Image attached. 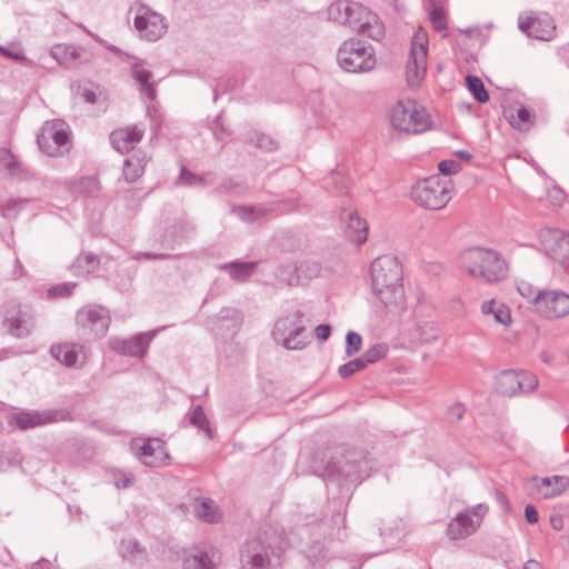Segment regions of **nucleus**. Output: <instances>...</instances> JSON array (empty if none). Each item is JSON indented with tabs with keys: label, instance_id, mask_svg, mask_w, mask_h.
<instances>
[{
	"label": "nucleus",
	"instance_id": "nucleus-11",
	"mask_svg": "<svg viewBox=\"0 0 569 569\" xmlns=\"http://www.w3.org/2000/svg\"><path fill=\"white\" fill-rule=\"evenodd\" d=\"M488 508L483 505L459 513L448 526L447 535L451 540L463 539L473 533L481 525Z\"/></svg>",
	"mask_w": 569,
	"mask_h": 569
},
{
	"label": "nucleus",
	"instance_id": "nucleus-54",
	"mask_svg": "<svg viewBox=\"0 0 569 569\" xmlns=\"http://www.w3.org/2000/svg\"><path fill=\"white\" fill-rule=\"evenodd\" d=\"M293 325L292 319H284L277 323L276 331L283 333L289 327Z\"/></svg>",
	"mask_w": 569,
	"mask_h": 569
},
{
	"label": "nucleus",
	"instance_id": "nucleus-38",
	"mask_svg": "<svg viewBox=\"0 0 569 569\" xmlns=\"http://www.w3.org/2000/svg\"><path fill=\"white\" fill-rule=\"evenodd\" d=\"M430 21H431L435 30H437V31L447 30V21H446V17H445L442 9L435 8L430 12Z\"/></svg>",
	"mask_w": 569,
	"mask_h": 569
},
{
	"label": "nucleus",
	"instance_id": "nucleus-49",
	"mask_svg": "<svg viewBox=\"0 0 569 569\" xmlns=\"http://www.w3.org/2000/svg\"><path fill=\"white\" fill-rule=\"evenodd\" d=\"M283 346L287 349H301L305 346V341L302 339H291V338H284Z\"/></svg>",
	"mask_w": 569,
	"mask_h": 569
},
{
	"label": "nucleus",
	"instance_id": "nucleus-43",
	"mask_svg": "<svg viewBox=\"0 0 569 569\" xmlns=\"http://www.w3.org/2000/svg\"><path fill=\"white\" fill-rule=\"evenodd\" d=\"M191 422L209 433L208 421L200 408H197L193 411L191 416Z\"/></svg>",
	"mask_w": 569,
	"mask_h": 569
},
{
	"label": "nucleus",
	"instance_id": "nucleus-40",
	"mask_svg": "<svg viewBox=\"0 0 569 569\" xmlns=\"http://www.w3.org/2000/svg\"><path fill=\"white\" fill-rule=\"evenodd\" d=\"M346 342H347L346 351L349 356H351L360 350L362 339L358 333L349 332L346 337Z\"/></svg>",
	"mask_w": 569,
	"mask_h": 569
},
{
	"label": "nucleus",
	"instance_id": "nucleus-44",
	"mask_svg": "<svg viewBox=\"0 0 569 569\" xmlns=\"http://www.w3.org/2000/svg\"><path fill=\"white\" fill-rule=\"evenodd\" d=\"M79 188L80 190L93 192L99 189V181L96 177H86L80 180Z\"/></svg>",
	"mask_w": 569,
	"mask_h": 569
},
{
	"label": "nucleus",
	"instance_id": "nucleus-26",
	"mask_svg": "<svg viewBox=\"0 0 569 569\" xmlns=\"http://www.w3.org/2000/svg\"><path fill=\"white\" fill-rule=\"evenodd\" d=\"M80 320L84 322V320L94 323H99L101 330H106L109 326V318L104 315V310L102 308H88L81 310Z\"/></svg>",
	"mask_w": 569,
	"mask_h": 569
},
{
	"label": "nucleus",
	"instance_id": "nucleus-9",
	"mask_svg": "<svg viewBox=\"0 0 569 569\" xmlns=\"http://www.w3.org/2000/svg\"><path fill=\"white\" fill-rule=\"evenodd\" d=\"M537 386V377L527 371H503L496 381L497 392L505 397H515L530 392L535 390Z\"/></svg>",
	"mask_w": 569,
	"mask_h": 569
},
{
	"label": "nucleus",
	"instance_id": "nucleus-14",
	"mask_svg": "<svg viewBox=\"0 0 569 569\" xmlns=\"http://www.w3.org/2000/svg\"><path fill=\"white\" fill-rule=\"evenodd\" d=\"M546 253L561 264L569 263V237L561 231H548L542 237Z\"/></svg>",
	"mask_w": 569,
	"mask_h": 569
},
{
	"label": "nucleus",
	"instance_id": "nucleus-6",
	"mask_svg": "<svg viewBox=\"0 0 569 569\" xmlns=\"http://www.w3.org/2000/svg\"><path fill=\"white\" fill-rule=\"evenodd\" d=\"M412 200L426 210H440L450 200V191L438 176L417 182L412 188Z\"/></svg>",
	"mask_w": 569,
	"mask_h": 569
},
{
	"label": "nucleus",
	"instance_id": "nucleus-10",
	"mask_svg": "<svg viewBox=\"0 0 569 569\" xmlns=\"http://www.w3.org/2000/svg\"><path fill=\"white\" fill-rule=\"evenodd\" d=\"M518 27L526 36L537 40L550 41L556 34L553 19L547 13H520L518 17Z\"/></svg>",
	"mask_w": 569,
	"mask_h": 569
},
{
	"label": "nucleus",
	"instance_id": "nucleus-51",
	"mask_svg": "<svg viewBox=\"0 0 569 569\" xmlns=\"http://www.w3.org/2000/svg\"><path fill=\"white\" fill-rule=\"evenodd\" d=\"M81 97L83 98V100L88 103H94L96 100H97V94L93 90L91 89H87L84 88L82 91H81Z\"/></svg>",
	"mask_w": 569,
	"mask_h": 569
},
{
	"label": "nucleus",
	"instance_id": "nucleus-8",
	"mask_svg": "<svg viewBox=\"0 0 569 569\" xmlns=\"http://www.w3.org/2000/svg\"><path fill=\"white\" fill-rule=\"evenodd\" d=\"M428 34L418 29L411 42L410 59L407 62L406 74L410 87H417L427 71Z\"/></svg>",
	"mask_w": 569,
	"mask_h": 569
},
{
	"label": "nucleus",
	"instance_id": "nucleus-20",
	"mask_svg": "<svg viewBox=\"0 0 569 569\" xmlns=\"http://www.w3.org/2000/svg\"><path fill=\"white\" fill-rule=\"evenodd\" d=\"M50 56L67 68L76 67L78 61H88V57H84L86 54L82 48L68 43L54 46L50 51Z\"/></svg>",
	"mask_w": 569,
	"mask_h": 569
},
{
	"label": "nucleus",
	"instance_id": "nucleus-27",
	"mask_svg": "<svg viewBox=\"0 0 569 569\" xmlns=\"http://www.w3.org/2000/svg\"><path fill=\"white\" fill-rule=\"evenodd\" d=\"M248 141L252 143L256 148L267 152H272L277 150L279 147L277 140L260 132L250 133Z\"/></svg>",
	"mask_w": 569,
	"mask_h": 569
},
{
	"label": "nucleus",
	"instance_id": "nucleus-15",
	"mask_svg": "<svg viewBox=\"0 0 569 569\" xmlns=\"http://www.w3.org/2000/svg\"><path fill=\"white\" fill-rule=\"evenodd\" d=\"M350 20H356V23H349L351 29L359 31L371 39L379 40L385 34L383 24L377 14L372 13L365 7L361 14L358 16L352 13V16H350Z\"/></svg>",
	"mask_w": 569,
	"mask_h": 569
},
{
	"label": "nucleus",
	"instance_id": "nucleus-31",
	"mask_svg": "<svg viewBox=\"0 0 569 569\" xmlns=\"http://www.w3.org/2000/svg\"><path fill=\"white\" fill-rule=\"evenodd\" d=\"M197 516L208 522H212L217 519V511L213 507L212 501L201 500L196 506Z\"/></svg>",
	"mask_w": 569,
	"mask_h": 569
},
{
	"label": "nucleus",
	"instance_id": "nucleus-35",
	"mask_svg": "<svg viewBox=\"0 0 569 569\" xmlns=\"http://www.w3.org/2000/svg\"><path fill=\"white\" fill-rule=\"evenodd\" d=\"M211 130L214 138L221 142H227L231 137V131L226 127L221 116L216 118Z\"/></svg>",
	"mask_w": 569,
	"mask_h": 569
},
{
	"label": "nucleus",
	"instance_id": "nucleus-12",
	"mask_svg": "<svg viewBox=\"0 0 569 569\" xmlns=\"http://www.w3.org/2000/svg\"><path fill=\"white\" fill-rule=\"evenodd\" d=\"M119 57L126 58L131 62V77L139 86L138 90L140 94L147 97L150 101H153L157 98L156 82L152 80V71L150 70V66L146 60L139 59L134 56H130L128 53H123L118 48L111 49Z\"/></svg>",
	"mask_w": 569,
	"mask_h": 569
},
{
	"label": "nucleus",
	"instance_id": "nucleus-53",
	"mask_svg": "<svg viewBox=\"0 0 569 569\" xmlns=\"http://www.w3.org/2000/svg\"><path fill=\"white\" fill-rule=\"evenodd\" d=\"M240 188V183L236 181L234 179H229L223 182L222 189L226 191H238Z\"/></svg>",
	"mask_w": 569,
	"mask_h": 569
},
{
	"label": "nucleus",
	"instance_id": "nucleus-42",
	"mask_svg": "<svg viewBox=\"0 0 569 569\" xmlns=\"http://www.w3.org/2000/svg\"><path fill=\"white\" fill-rule=\"evenodd\" d=\"M31 201L27 199H12L7 202L6 210L9 211H23L31 209Z\"/></svg>",
	"mask_w": 569,
	"mask_h": 569
},
{
	"label": "nucleus",
	"instance_id": "nucleus-2",
	"mask_svg": "<svg viewBox=\"0 0 569 569\" xmlns=\"http://www.w3.org/2000/svg\"><path fill=\"white\" fill-rule=\"evenodd\" d=\"M371 278L377 297L387 308H397L403 303L402 269L396 259L378 258L372 263Z\"/></svg>",
	"mask_w": 569,
	"mask_h": 569
},
{
	"label": "nucleus",
	"instance_id": "nucleus-13",
	"mask_svg": "<svg viewBox=\"0 0 569 569\" xmlns=\"http://www.w3.org/2000/svg\"><path fill=\"white\" fill-rule=\"evenodd\" d=\"M535 311L547 319H558L569 315V295L557 290L540 291Z\"/></svg>",
	"mask_w": 569,
	"mask_h": 569
},
{
	"label": "nucleus",
	"instance_id": "nucleus-33",
	"mask_svg": "<svg viewBox=\"0 0 569 569\" xmlns=\"http://www.w3.org/2000/svg\"><path fill=\"white\" fill-rule=\"evenodd\" d=\"M0 54L8 58V59H12L14 61H18V62H24L26 61V57H24V53H23V50L21 48L20 44L18 43H10L8 46H0Z\"/></svg>",
	"mask_w": 569,
	"mask_h": 569
},
{
	"label": "nucleus",
	"instance_id": "nucleus-3",
	"mask_svg": "<svg viewBox=\"0 0 569 569\" xmlns=\"http://www.w3.org/2000/svg\"><path fill=\"white\" fill-rule=\"evenodd\" d=\"M339 66L348 72H367L375 68L373 48L359 39L346 40L337 53Z\"/></svg>",
	"mask_w": 569,
	"mask_h": 569
},
{
	"label": "nucleus",
	"instance_id": "nucleus-58",
	"mask_svg": "<svg viewBox=\"0 0 569 569\" xmlns=\"http://www.w3.org/2000/svg\"><path fill=\"white\" fill-rule=\"evenodd\" d=\"M254 563L252 566L261 567L263 565L264 559L260 556L253 558Z\"/></svg>",
	"mask_w": 569,
	"mask_h": 569
},
{
	"label": "nucleus",
	"instance_id": "nucleus-48",
	"mask_svg": "<svg viewBox=\"0 0 569 569\" xmlns=\"http://www.w3.org/2000/svg\"><path fill=\"white\" fill-rule=\"evenodd\" d=\"M331 329L327 325H319L316 328V336L319 340L325 341L329 338Z\"/></svg>",
	"mask_w": 569,
	"mask_h": 569
},
{
	"label": "nucleus",
	"instance_id": "nucleus-55",
	"mask_svg": "<svg viewBox=\"0 0 569 569\" xmlns=\"http://www.w3.org/2000/svg\"><path fill=\"white\" fill-rule=\"evenodd\" d=\"M456 154L462 160H470L471 158V154L466 150H459L456 152Z\"/></svg>",
	"mask_w": 569,
	"mask_h": 569
},
{
	"label": "nucleus",
	"instance_id": "nucleus-60",
	"mask_svg": "<svg viewBox=\"0 0 569 569\" xmlns=\"http://www.w3.org/2000/svg\"><path fill=\"white\" fill-rule=\"evenodd\" d=\"M301 331H302L301 328L297 329L296 335H300Z\"/></svg>",
	"mask_w": 569,
	"mask_h": 569
},
{
	"label": "nucleus",
	"instance_id": "nucleus-59",
	"mask_svg": "<svg viewBox=\"0 0 569 569\" xmlns=\"http://www.w3.org/2000/svg\"><path fill=\"white\" fill-rule=\"evenodd\" d=\"M241 213H256L253 208H246ZM257 213H267L266 211L259 210Z\"/></svg>",
	"mask_w": 569,
	"mask_h": 569
},
{
	"label": "nucleus",
	"instance_id": "nucleus-34",
	"mask_svg": "<svg viewBox=\"0 0 569 569\" xmlns=\"http://www.w3.org/2000/svg\"><path fill=\"white\" fill-rule=\"evenodd\" d=\"M518 292L527 299L532 307H536V300L540 297V291H537L536 288L526 280H520L517 284Z\"/></svg>",
	"mask_w": 569,
	"mask_h": 569
},
{
	"label": "nucleus",
	"instance_id": "nucleus-57",
	"mask_svg": "<svg viewBox=\"0 0 569 569\" xmlns=\"http://www.w3.org/2000/svg\"><path fill=\"white\" fill-rule=\"evenodd\" d=\"M525 569H541L540 566L535 561L527 562Z\"/></svg>",
	"mask_w": 569,
	"mask_h": 569
},
{
	"label": "nucleus",
	"instance_id": "nucleus-23",
	"mask_svg": "<svg viewBox=\"0 0 569 569\" xmlns=\"http://www.w3.org/2000/svg\"><path fill=\"white\" fill-rule=\"evenodd\" d=\"M51 351L53 357L66 366H74L83 359L81 350L74 345H58Z\"/></svg>",
	"mask_w": 569,
	"mask_h": 569
},
{
	"label": "nucleus",
	"instance_id": "nucleus-5",
	"mask_svg": "<svg viewBox=\"0 0 569 569\" xmlns=\"http://www.w3.org/2000/svg\"><path fill=\"white\" fill-rule=\"evenodd\" d=\"M39 149L49 157H59L71 148L69 126L60 119L44 122L37 136Z\"/></svg>",
	"mask_w": 569,
	"mask_h": 569
},
{
	"label": "nucleus",
	"instance_id": "nucleus-18",
	"mask_svg": "<svg viewBox=\"0 0 569 569\" xmlns=\"http://www.w3.org/2000/svg\"><path fill=\"white\" fill-rule=\"evenodd\" d=\"M144 129L140 126H132L113 131L110 134L112 147L120 153L129 152L140 142Z\"/></svg>",
	"mask_w": 569,
	"mask_h": 569
},
{
	"label": "nucleus",
	"instance_id": "nucleus-47",
	"mask_svg": "<svg viewBox=\"0 0 569 569\" xmlns=\"http://www.w3.org/2000/svg\"><path fill=\"white\" fill-rule=\"evenodd\" d=\"M565 192L562 189L558 187H553L549 190L548 198L552 202V204L558 206L565 200Z\"/></svg>",
	"mask_w": 569,
	"mask_h": 569
},
{
	"label": "nucleus",
	"instance_id": "nucleus-4",
	"mask_svg": "<svg viewBox=\"0 0 569 569\" xmlns=\"http://www.w3.org/2000/svg\"><path fill=\"white\" fill-rule=\"evenodd\" d=\"M390 120L396 130L407 133H421L431 126L427 110L410 100L397 102L391 110Z\"/></svg>",
	"mask_w": 569,
	"mask_h": 569
},
{
	"label": "nucleus",
	"instance_id": "nucleus-61",
	"mask_svg": "<svg viewBox=\"0 0 569 569\" xmlns=\"http://www.w3.org/2000/svg\"><path fill=\"white\" fill-rule=\"evenodd\" d=\"M352 213H357V210H355V211H353V210H350V211H349V214H352Z\"/></svg>",
	"mask_w": 569,
	"mask_h": 569
},
{
	"label": "nucleus",
	"instance_id": "nucleus-19",
	"mask_svg": "<svg viewBox=\"0 0 569 569\" xmlns=\"http://www.w3.org/2000/svg\"><path fill=\"white\" fill-rule=\"evenodd\" d=\"M361 12H363V6L349 0H338L328 8L329 19L345 26L356 23V20H350V16L352 13L359 16Z\"/></svg>",
	"mask_w": 569,
	"mask_h": 569
},
{
	"label": "nucleus",
	"instance_id": "nucleus-25",
	"mask_svg": "<svg viewBox=\"0 0 569 569\" xmlns=\"http://www.w3.org/2000/svg\"><path fill=\"white\" fill-rule=\"evenodd\" d=\"M49 419L39 413L22 412L12 418L11 423L19 429L33 428L46 423Z\"/></svg>",
	"mask_w": 569,
	"mask_h": 569
},
{
	"label": "nucleus",
	"instance_id": "nucleus-50",
	"mask_svg": "<svg viewBox=\"0 0 569 569\" xmlns=\"http://www.w3.org/2000/svg\"><path fill=\"white\" fill-rule=\"evenodd\" d=\"M525 517L531 525L538 522V512L532 506H527L525 509Z\"/></svg>",
	"mask_w": 569,
	"mask_h": 569
},
{
	"label": "nucleus",
	"instance_id": "nucleus-41",
	"mask_svg": "<svg viewBox=\"0 0 569 569\" xmlns=\"http://www.w3.org/2000/svg\"><path fill=\"white\" fill-rule=\"evenodd\" d=\"M460 169L461 166L455 160H442L438 164V170L445 176L457 173Z\"/></svg>",
	"mask_w": 569,
	"mask_h": 569
},
{
	"label": "nucleus",
	"instance_id": "nucleus-1",
	"mask_svg": "<svg viewBox=\"0 0 569 569\" xmlns=\"http://www.w3.org/2000/svg\"><path fill=\"white\" fill-rule=\"evenodd\" d=\"M461 267L470 278L486 284L502 282L510 272L509 264L500 252L482 247L467 250L461 257Z\"/></svg>",
	"mask_w": 569,
	"mask_h": 569
},
{
	"label": "nucleus",
	"instance_id": "nucleus-28",
	"mask_svg": "<svg viewBox=\"0 0 569 569\" xmlns=\"http://www.w3.org/2000/svg\"><path fill=\"white\" fill-rule=\"evenodd\" d=\"M466 82L469 91L472 93L473 98L480 102L485 103L489 100V94L485 88L482 80L476 76H467Z\"/></svg>",
	"mask_w": 569,
	"mask_h": 569
},
{
	"label": "nucleus",
	"instance_id": "nucleus-22",
	"mask_svg": "<svg viewBox=\"0 0 569 569\" xmlns=\"http://www.w3.org/2000/svg\"><path fill=\"white\" fill-rule=\"evenodd\" d=\"M537 488L543 498H551L569 488V479L562 476L543 478L537 483Z\"/></svg>",
	"mask_w": 569,
	"mask_h": 569
},
{
	"label": "nucleus",
	"instance_id": "nucleus-36",
	"mask_svg": "<svg viewBox=\"0 0 569 569\" xmlns=\"http://www.w3.org/2000/svg\"><path fill=\"white\" fill-rule=\"evenodd\" d=\"M0 166L8 170L9 173L18 174V162L14 156L6 149L0 150Z\"/></svg>",
	"mask_w": 569,
	"mask_h": 569
},
{
	"label": "nucleus",
	"instance_id": "nucleus-29",
	"mask_svg": "<svg viewBox=\"0 0 569 569\" xmlns=\"http://www.w3.org/2000/svg\"><path fill=\"white\" fill-rule=\"evenodd\" d=\"M510 124L519 130H526L532 124L530 111L520 107L516 114H511L509 119Z\"/></svg>",
	"mask_w": 569,
	"mask_h": 569
},
{
	"label": "nucleus",
	"instance_id": "nucleus-46",
	"mask_svg": "<svg viewBox=\"0 0 569 569\" xmlns=\"http://www.w3.org/2000/svg\"><path fill=\"white\" fill-rule=\"evenodd\" d=\"M186 569H208L207 559L203 557H193L186 561Z\"/></svg>",
	"mask_w": 569,
	"mask_h": 569
},
{
	"label": "nucleus",
	"instance_id": "nucleus-39",
	"mask_svg": "<svg viewBox=\"0 0 569 569\" xmlns=\"http://www.w3.org/2000/svg\"><path fill=\"white\" fill-rule=\"evenodd\" d=\"M230 273L234 279H242L249 276L253 269V264L249 263H233L229 266Z\"/></svg>",
	"mask_w": 569,
	"mask_h": 569
},
{
	"label": "nucleus",
	"instance_id": "nucleus-7",
	"mask_svg": "<svg viewBox=\"0 0 569 569\" xmlns=\"http://www.w3.org/2000/svg\"><path fill=\"white\" fill-rule=\"evenodd\" d=\"M130 12H136L133 23L141 39L154 42L167 33L168 24L164 17L149 7L136 2L131 6Z\"/></svg>",
	"mask_w": 569,
	"mask_h": 569
},
{
	"label": "nucleus",
	"instance_id": "nucleus-16",
	"mask_svg": "<svg viewBox=\"0 0 569 569\" xmlns=\"http://www.w3.org/2000/svg\"><path fill=\"white\" fill-rule=\"evenodd\" d=\"M132 447L140 449L139 458L144 465L158 466L166 462L168 453L159 439L133 440Z\"/></svg>",
	"mask_w": 569,
	"mask_h": 569
},
{
	"label": "nucleus",
	"instance_id": "nucleus-37",
	"mask_svg": "<svg viewBox=\"0 0 569 569\" xmlns=\"http://www.w3.org/2000/svg\"><path fill=\"white\" fill-rule=\"evenodd\" d=\"M328 183L335 186L339 190H345L348 188L349 180L346 177L342 169L333 171L329 178Z\"/></svg>",
	"mask_w": 569,
	"mask_h": 569
},
{
	"label": "nucleus",
	"instance_id": "nucleus-30",
	"mask_svg": "<svg viewBox=\"0 0 569 569\" xmlns=\"http://www.w3.org/2000/svg\"><path fill=\"white\" fill-rule=\"evenodd\" d=\"M375 361H376V358H368V360H363V359L359 358V359L352 360L339 368V375L342 378H348L351 375L363 369L368 363H371Z\"/></svg>",
	"mask_w": 569,
	"mask_h": 569
},
{
	"label": "nucleus",
	"instance_id": "nucleus-45",
	"mask_svg": "<svg viewBox=\"0 0 569 569\" xmlns=\"http://www.w3.org/2000/svg\"><path fill=\"white\" fill-rule=\"evenodd\" d=\"M299 206L296 201L292 200H282L279 202L277 208H273L272 211L284 213L290 211L299 210Z\"/></svg>",
	"mask_w": 569,
	"mask_h": 569
},
{
	"label": "nucleus",
	"instance_id": "nucleus-17",
	"mask_svg": "<svg viewBox=\"0 0 569 569\" xmlns=\"http://www.w3.org/2000/svg\"><path fill=\"white\" fill-rule=\"evenodd\" d=\"M480 311L483 317L491 318L503 328H509L513 322L510 307L501 300L491 298L482 301Z\"/></svg>",
	"mask_w": 569,
	"mask_h": 569
},
{
	"label": "nucleus",
	"instance_id": "nucleus-32",
	"mask_svg": "<svg viewBox=\"0 0 569 569\" xmlns=\"http://www.w3.org/2000/svg\"><path fill=\"white\" fill-rule=\"evenodd\" d=\"M177 184L189 186V187H203L204 179H203V177L194 174V173L188 171L184 167H182L180 176L177 180Z\"/></svg>",
	"mask_w": 569,
	"mask_h": 569
},
{
	"label": "nucleus",
	"instance_id": "nucleus-21",
	"mask_svg": "<svg viewBox=\"0 0 569 569\" xmlns=\"http://www.w3.org/2000/svg\"><path fill=\"white\" fill-rule=\"evenodd\" d=\"M346 236L356 243H363L368 236L367 221L361 216H347Z\"/></svg>",
	"mask_w": 569,
	"mask_h": 569
},
{
	"label": "nucleus",
	"instance_id": "nucleus-56",
	"mask_svg": "<svg viewBox=\"0 0 569 569\" xmlns=\"http://www.w3.org/2000/svg\"><path fill=\"white\" fill-rule=\"evenodd\" d=\"M550 522L555 529L561 528V519L559 517H551Z\"/></svg>",
	"mask_w": 569,
	"mask_h": 569
},
{
	"label": "nucleus",
	"instance_id": "nucleus-52",
	"mask_svg": "<svg viewBox=\"0 0 569 569\" xmlns=\"http://www.w3.org/2000/svg\"><path fill=\"white\" fill-rule=\"evenodd\" d=\"M383 356V350L381 347H378V348H372L371 350H369L365 356H363V360H368V358H376V361L378 359H380L381 357Z\"/></svg>",
	"mask_w": 569,
	"mask_h": 569
},
{
	"label": "nucleus",
	"instance_id": "nucleus-24",
	"mask_svg": "<svg viewBox=\"0 0 569 569\" xmlns=\"http://www.w3.org/2000/svg\"><path fill=\"white\" fill-rule=\"evenodd\" d=\"M147 159L144 156L134 153L124 161L123 174L128 182L136 181L144 171Z\"/></svg>",
	"mask_w": 569,
	"mask_h": 569
}]
</instances>
